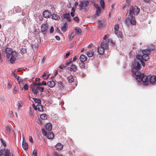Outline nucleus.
Listing matches in <instances>:
<instances>
[{"label": "nucleus", "instance_id": "6ab92c4d", "mask_svg": "<svg viewBox=\"0 0 156 156\" xmlns=\"http://www.w3.org/2000/svg\"><path fill=\"white\" fill-rule=\"evenodd\" d=\"M80 59L81 62H84L87 60V58L86 56L83 55H81L80 57Z\"/></svg>", "mask_w": 156, "mask_h": 156}, {"label": "nucleus", "instance_id": "2f4dec72", "mask_svg": "<svg viewBox=\"0 0 156 156\" xmlns=\"http://www.w3.org/2000/svg\"><path fill=\"white\" fill-rule=\"evenodd\" d=\"M98 23V27L99 29H101L104 27L105 24L101 21H99Z\"/></svg>", "mask_w": 156, "mask_h": 156}, {"label": "nucleus", "instance_id": "1a4fd4ad", "mask_svg": "<svg viewBox=\"0 0 156 156\" xmlns=\"http://www.w3.org/2000/svg\"><path fill=\"white\" fill-rule=\"evenodd\" d=\"M5 51L6 53V57L8 58H10L11 56L13 54L14 52L12 51V49L9 48H6Z\"/></svg>", "mask_w": 156, "mask_h": 156}, {"label": "nucleus", "instance_id": "a211bd4d", "mask_svg": "<svg viewBox=\"0 0 156 156\" xmlns=\"http://www.w3.org/2000/svg\"><path fill=\"white\" fill-rule=\"evenodd\" d=\"M55 147L58 151H60L62 149L63 145L61 143H58L55 145Z\"/></svg>", "mask_w": 156, "mask_h": 156}, {"label": "nucleus", "instance_id": "3c124183", "mask_svg": "<svg viewBox=\"0 0 156 156\" xmlns=\"http://www.w3.org/2000/svg\"><path fill=\"white\" fill-rule=\"evenodd\" d=\"M130 0H126V5H129L130 4Z\"/></svg>", "mask_w": 156, "mask_h": 156}, {"label": "nucleus", "instance_id": "c756f323", "mask_svg": "<svg viewBox=\"0 0 156 156\" xmlns=\"http://www.w3.org/2000/svg\"><path fill=\"white\" fill-rule=\"evenodd\" d=\"M41 118L43 120H45L47 118V115L46 114H41L40 115Z\"/></svg>", "mask_w": 156, "mask_h": 156}, {"label": "nucleus", "instance_id": "2eb2a0df", "mask_svg": "<svg viewBox=\"0 0 156 156\" xmlns=\"http://www.w3.org/2000/svg\"><path fill=\"white\" fill-rule=\"evenodd\" d=\"M47 85L50 88L54 87L55 85V82L53 80L49 81L47 83Z\"/></svg>", "mask_w": 156, "mask_h": 156}, {"label": "nucleus", "instance_id": "de8ad7c7", "mask_svg": "<svg viewBox=\"0 0 156 156\" xmlns=\"http://www.w3.org/2000/svg\"><path fill=\"white\" fill-rule=\"evenodd\" d=\"M74 36V33H71V35H70L69 38V40L70 41L71 40L72 38Z\"/></svg>", "mask_w": 156, "mask_h": 156}, {"label": "nucleus", "instance_id": "0eeeda50", "mask_svg": "<svg viewBox=\"0 0 156 156\" xmlns=\"http://www.w3.org/2000/svg\"><path fill=\"white\" fill-rule=\"evenodd\" d=\"M31 88V89L32 91H33L35 95H37L39 91H40L41 92H43L44 89V88L42 87H32V88Z\"/></svg>", "mask_w": 156, "mask_h": 156}, {"label": "nucleus", "instance_id": "f257e3e1", "mask_svg": "<svg viewBox=\"0 0 156 156\" xmlns=\"http://www.w3.org/2000/svg\"><path fill=\"white\" fill-rule=\"evenodd\" d=\"M140 9L137 6H131L129 10L128 17L125 19V22L127 26L132 24L134 25L136 24L135 18L133 16V14L137 15L140 12Z\"/></svg>", "mask_w": 156, "mask_h": 156}, {"label": "nucleus", "instance_id": "4d7b16f0", "mask_svg": "<svg viewBox=\"0 0 156 156\" xmlns=\"http://www.w3.org/2000/svg\"><path fill=\"white\" fill-rule=\"evenodd\" d=\"M66 66H64L63 65H61L59 67V68L61 69H62L64 68Z\"/></svg>", "mask_w": 156, "mask_h": 156}, {"label": "nucleus", "instance_id": "603ef678", "mask_svg": "<svg viewBox=\"0 0 156 156\" xmlns=\"http://www.w3.org/2000/svg\"><path fill=\"white\" fill-rule=\"evenodd\" d=\"M18 90V88L16 87H15L14 88L13 90V92L14 93H16L17 91Z\"/></svg>", "mask_w": 156, "mask_h": 156}, {"label": "nucleus", "instance_id": "052dcab7", "mask_svg": "<svg viewBox=\"0 0 156 156\" xmlns=\"http://www.w3.org/2000/svg\"><path fill=\"white\" fill-rule=\"evenodd\" d=\"M18 83H19V84L20 85V86H22L23 85V82L20 81V82Z\"/></svg>", "mask_w": 156, "mask_h": 156}, {"label": "nucleus", "instance_id": "69168bd1", "mask_svg": "<svg viewBox=\"0 0 156 156\" xmlns=\"http://www.w3.org/2000/svg\"><path fill=\"white\" fill-rule=\"evenodd\" d=\"M12 75L14 76L15 77L16 76L17 74L16 73V71H14L12 73Z\"/></svg>", "mask_w": 156, "mask_h": 156}, {"label": "nucleus", "instance_id": "bf43d9fd", "mask_svg": "<svg viewBox=\"0 0 156 156\" xmlns=\"http://www.w3.org/2000/svg\"><path fill=\"white\" fill-rule=\"evenodd\" d=\"M17 81H18V82H19L20 81L23 82L24 80L22 78H20L18 79V80H17Z\"/></svg>", "mask_w": 156, "mask_h": 156}, {"label": "nucleus", "instance_id": "e2e57ef3", "mask_svg": "<svg viewBox=\"0 0 156 156\" xmlns=\"http://www.w3.org/2000/svg\"><path fill=\"white\" fill-rule=\"evenodd\" d=\"M33 108L34 109H35V110H37V105L36 106L35 105L33 104Z\"/></svg>", "mask_w": 156, "mask_h": 156}, {"label": "nucleus", "instance_id": "9d476101", "mask_svg": "<svg viewBox=\"0 0 156 156\" xmlns=\"http://www.w3.org/2000/svg\"><path fill=\"white\" fill-rule=\"evenodd\" d=\"M148 83L150 82L151 83H153L156 84V76L154 75L151 76V75H148Z\"/></svg>", "mask_w": 156, "mask_h": 156}, {"label": "nucleus", "instance_id": "473e14b6", "mask_svg": "<svg viewBox=\"0 0 156 156\" xmlns=\"http://www.w3.org/2000/svg\"><path fill=\"white\" fill-rule=\"evenodd\" d=\"M100 4L101 6L102 9H104L105 7V3L104 0H100Z\"/></svg>", "mask_w": 156, "mask_h": 156}, {"label": "nucleus", "instance_id": "37998d69", "mask_svg": "<svg viewBox=\"0 0 156 156\" xmlns=\"http://www.w3.org/2000/svg\"><path fill=\"white\" fill-rule=\"evenodd\" d=\"M21 53L22 54H24L26 53L27 52V50L25 48H22L21 50Z\"/></svg>", "mask_w": 156, "mask_h": 156}, {"label": "nucleus", "instance_id": "5701e85b", "mask_svg": "<svg viewBox=\"0 0 156 156\" xmlns=\"http://www.w3.org/2000/svg\"><path fill=\"white\" fill-rule=\"evenodd\" d=\"M24 141L23 139L22 145V147L24 150H26L28 148V144L27 143H26L25 141L24 142Z\"/></svg>", "mask_w": 156, "mask_h": 156}, {"label": "nucleus", "instance_id": "c9c22d12", "mask_svg": "<svg viewBox=\"0 0 156 156\" xmlns=\"http://www.w3.org/2000/svg\"><path fill=\"white\" fill-rule=\"evenodd\" d=\"M72 59V58H71L70 59H69L68 60L66 61L65 65L66 66H68L69 64L71 65L72 63H71V62Z\"/></svg>", "mask_w": 156, "mask_h": 156}, {"label": "nucleus", "instance_id": "a18cd8bd", "mask_svg": "<svg viewBox=\"0 0 156 156\" xmlns=\"http://www.w3.org/2000/svg\"><path fill=\"white\" fill-rule=\"evenodd\" d=\"M70 54V52H69L68 53H67L66 55L64 56V59H66L68 57L69 55Z\"/></svg>", "mask_w": 156, "mask_h": 156}, {"label": "nucleus", "instance_id": "0e129e2a", "mask_svg": "<svg viewBox=\"0 0 156 156\" xmlns=\"http://www.w3.org/2000/svg\"><path fill=\"white\" fill-rule=\"evenodd\" d=\"M55 38L56 40H59L60 39V37L58 36H55Z\"/></svg>", "mask_w": 156, "mask_h": 156}, {"label": "nucleus", "instance_id": "f03ea898", "mask_svg": "<svg viewBox=\"0 0 156 156\" xmlns=\"http://www.w3.org/2000/svg\"><path fill=\"white\" fill-rule=\"evenodd\" d=\"M151 50L148 49H145L142 51V52H140L137 54L136 56V58L138 59L141 63L142 66H145V63L144 61H147L149 58L148 55L150 54Z\"/></svg>", "mask_w": 156, "mask_h": 156}, {"label": "nucleus", "instance_id": "39448f33", "mask_svg": "<svg viewBox=\"0 0 156 156\" xmlns=\"http://www.w3.org/2000/svg\"><path fill=\"white\" fill-rule=\"evenodd\" d=\"M108 47V44L106 42H102L100 46L97 48V52L100 55H102L105 50L107 49Z\"/></svg>", "mask_w": 156, "mask_h": 156}, {"label": "nucleus", "instance_id": "338daca9", "mask_svg": "<svg viewBox=\"0 0 156 156\" xmlns=\"http://www.w3.org/2000/svg\"><path fill=\"white\" fill-rule=\"evenodd\" d=\"M54 156H60L57 153L55 152L54 154Z\"/></svg>", "mask_w": 156, "mask_h": 156}, {"label": "nucleus", "instance_id": "09e8293b", "mask_svg": "<svg viewBox=\"0 0 156 156\" xmlns=\"http://www.w3.org/2000/svg\"><path fill=\"white\" fill-rule=\"evenodd\" d=\"M54 31V29L53 27V26H51L50 30V33L51 34H52L53 32Z\"/></svg>", "mask_w": 156, "mask_h": 156}, {"label": "nucleus", "instance_id": "393cba45", "mask_svg": "<svg viewBox=\"0 0 156 156\" xmlns=\"http://www.w3.org/2000/svg\"><path fill=\"white\" fill-rule=\"evenodd\" d=\"M75 30L76 31V34L77 35H80L82 32L81 29L78 27H76L75 29Z\"/></svg>", "mask_w": 156, "mask_h": 156}, {"label": "nucleus", "instance_id": "13d9d810", "mask_svg": "<svg viewBox=\"0 0 156 156\" xmlns=\"http://www.w3.org/2000/svg\"><path fill=\"white\" fill-rule=\"evenodd\" d=\"M41 85H47V83H46L45 81H43L41 83Z\"/></svg>", "mask_w": 156, "mask_h": 156}, {"label": "nucleus", "instance_id": "6e6552de", "mask_svg": "<svg viewBox=\"0 0 156 156\" xmlns=\"http://www.w3.org/2000/svg\"><path fill=\"white\" fill-rule=\"evenodd\" d=\"M11 153L9 150L7 149L0 151V156H11Z\"/></svg>", "mask_w": 156, "mask_h": 156}, {"label": "nucleus", "instance_id": "7c9ffc66", "mask_svg": "<svg viewBox=\"0 0 156 156\" xmlns=\"http://www.w3.org/2000/svg\"><path fill=\"white\" fill-rule=\"evenodd\" d=\"M87 56L89 57H92L93 55H94V53H93V51H87Z\"/></svg>", "mask_w": 156, "mask_h": 156}, {"label": "nucleus", "instance_id": "dca6fc26", "mask_svg": "<svg viewBox=\"0 0 156 156\" xmlns=\"http://www.w3.org/2000/svg\"><path fill=\"white\" fill-rule=\"evenodd\" d=\"M95 6L97 9L95 15L97 16H98L100 15L101 12L100 8L98 4L96 5Z\"/></svg>", "mask_w": 156, "mask_h": 156}, {"label": "nucleus", "instance_id": "c03bdc74", "mask_svg": "<svg viewBox=\"0 0 156 156\" xmlns=\"http://www.w3.org/2000/svg\"><path fill=\"white\" fill-rule=\"evenodd\" d=\"M63 84L61 83V82H60V83H58V86L61 88L62 89L63 88Z\"/></svg>", "mask_w": 156, "mask_h": 156}, {"label": "nucleus", "instance_id": "a878e982", "mask_svg": "<svg viewBox=\"0 0 156 156\" xmlns=\"http://www.w3.org/2000/svg\"><path fill=\"white\" fill-rule=\"evenodd\" d=\"M37 110L39 112H43L44 111L43 107L41 104L37 105Z\"/></svg>", "mask_w": 156, "mask_h": 156}, {"label": "nucleus", "instance_id": "5fc2aeb1", "mask_svg": "<svg viewBox=\"0 0 156 156\" xmlns=\"http://www.w3.org/2000/svg\"><path fill=\"white\" fill-rule=\"evenodd\" d=\"M38 47V45L37 44H36L34 45H32V47L33 48H37Z\"/></svg>", "mask_w": 156, "mask_h": 156}, {"label": "nucleus", "instance_id": "72a5a7b5", "mask_svg": "<svg viewBox=\"0 0 156 156\" xmlns=\"http://www.w3.org/2000/svg\"><path fill=\"white\" fill-rule=\"evenodd\" d=\"M18 104L17 105H18V109H20L22 107V101H19L18 103Z\"/></svg>", "mask_w": 156, "mask_h": 156}, {"label": "nucleus", "instance_id": "680f3d73", "mask_svg": "<svg viewBox=\"0 0 156 156\" xmlns=\"http://www.w3.org/2000/svg\"><path fill=\"white\" fill-rule=\"evenodd\" d=\"M38 18L40 21L42 20L43 18L41 16V15H39Z\"/></svg>", "mask_w": 156, "mask_h": 156}, {"label": "nucleus", "instance_id": "cd10ccee", "mask_svg": "<svg viewBox=\"0 0 156 156\" xmlns=\"http://www.w3.org/2000/svg\"><path fill=\"white\" fill-rule=\"evenodd\" d=\"M33 99L36 103L38 104L37 105L41 104V101L40 99L33 98Z\"/></svg>", "mask_w": 156, "mask_h": 156}, {"label": "nucleus", "instance_id": "9b49d317", "mask_svg": "<svg viewBox=\"0 0 156 156\" xmlns=\"http://www.w3.org/2000/svg\"><path fill=\"white\" fill-rule=\"evenodd\" d=\"M10 59V61L11 63H13L16 60V57H17V53L16 52H13V54L11 56Z\"/></svg>", "mask_w": 156, "mask_h": 156}, {"label": "nucleus", "instance_id": "49530a36", "mask_svg": "<svg viewBox=\"0 0 156 156\" xmlns=\"http://www.w3.org/2000/svg\"><path fill=\"white\" fill-rule=\"evenodd\" d=\"M23 88L25 90H27L28 89V85L27 84H25L24 85Z\"/></svg>", "mask_w": 156, "mask_h": 156}, {"label": "nucleus", "instance_id": "58836bf2", "mask_svg": "<svg viewBox=\"0 0 156 156\" xmlns=\"http://www.w3.org/2000/svg\"><path fill=\"white\" fill-rule=\"evenodd\" d=\"M42 133L45 136H47V132L44 129H42Z\"/></svg>", "mask_w": 156, "mask_h": 156}, {"label": "nucleus", "instance_id": "c85d7f7f", "mask_svg": "<svg viewBox=\"0 0 156 156\" xmlns=\"http://www.w3.org/2000/svg\"><path fill=\"white\" fill-rule=\"evenodd\" d=\"M47 137L49 139H51L53 138L54 137V134L53 133H49L47 135Z\"/></svg>", "mask_w": 156, "mask_h": 156}, {"label": "nucleus", "instance_id": "774afa93", "mask_svg": "<svg viewBox=\"0 0 156 156\" xmlns=\"http://www.w3.org/2000/svg\"><path fill=\"white\" fill-rule=\"evenodd\" d=\"M70 15L72 17H73L74 16V13L73 12H71L70 13Z\"/></svg>", "mask_w": 156, "mask_h": 156}, {"label": "nucleus", "instance_id": "412c9836", "mask_svg": "<svg viewBox=\"0 0 156 156\" xmlns=\"http://www.w3.org/2000/svg\"><path fill=\"white\" fill-rule=\"evenodd\" d=\"M70 66L72 70L74 72H76V71L77 69L75 65L73 64V63H71Z\"/></svg>", "mask_w": 156, "mask_h": 156}, {"label": "nucleus", "instance_id": "79ce46f5", "mask_svg": "<svg viewBox=\"0 0 156 156\" xmlns=\"http://www.w3.org/2000/svg\"><path fill=\"white\" fill-rule=\"evenodd\" d=\"M28 20L29 21V20L26 17H25L23 19L22 23L23 24H24L26 23L27 21Z\"/></svg>", "mask_w": 156, "mask_h": 156}, {"label": "nucleus", "instance_id": "f3484780", "mask_svg": "<svg viewBox=\"0 0 156 156\" xmlns=\"http://www.w3.org/2000/svg\"><path fill=\"white\" fill-rule=\"evenodd\" d=\"M45 129L48 131L51 130L52 128L51 124L50 123H47L45 125Z\"/></svg>", "mask_w": 156, "mask_h": 156}, {"label": "nucleus", "instance_id": "f704fd0d", "mask_svg": "<svg viewBox=\"0 0 156 156\" xmlns=\"http://www.w3.org/2000/svg\"><path fill=\"white\" fill-rule=\"evenodd\" d=\"M6 133L9 135L10 133V129L9 126H7L6 127Z\"/></svg>", "mask_w": 156, "mask_h": 156}, {"label": "nucleus", "instance_id": "6e6d98bb", "mask_svg": "<svg viewBox=\"0 0 156 156\" xmlns=\"http://www.w3.org/2000/svg\"><path fill=\"white\" fill-rule=\"evenodd\" d=\"M151 48H149V50H151V51H152V50H153L154 49V45H151Z\"/></svg>", "mask_w": 156, "mask_h": 156}, {"label": "nucleus", "instance_id": "b1692460", "mask_svg": "<svg viewBox=\"0 0 156 156\" xmlns=\"http://www.w3.org/2000/svg\"><path fill=\"white\" fill-rule=\"evenodd\" d=\"M67 79L68 82L70 83H72L74 82V79L72 75H70L68 77Z\"/></svg>", "mask_w": 156, "mask_h": 156}, {"label": "nucleus", "instance_id": "ea45409f", "mask_svg": "<svg viewBox=\"0 0 156 156\" xmlns=\"http://www.w3.org/2000/svg\"><path fill=\"white\" fill-rule=\"evenodd\" d=\"M37 150L34 149L33 151L32 156H37Z\"/></svg>", "mask_w": 156, "mask_h": 156}, {"label": "nucleus", "instance_id": "423d86ee", "mask_svg": "<svg viewBox=\"0 0 156 156\" xmlns=\"http://www.w3.org/2000/svg\"><path fill=\"white\" fill-rule=\"evenodd\" d=\"M114 29L115 34L117 37L120 38L122 37V32L119 30V27L118 24H116L114 25Z\"/></svg>", "mask_w": 156, "mask_h": 156}, {"label": "nucleus", "instance_id": "e433bc0d", "mask_svg": "<svg viewBox=\"0 0 156 156\" xmlns=\"http://www.w3.org/2000/svg\"><path fill=\"white\" fill-rule=\"evenodd\" d=\"M79 66L81 68H84L85 67V65L84 62H81V63H79Z\"/></svg>", "mask_w": 156, "mask_h": 156}, {"label": "nucleus", "instance_id": "bb28decb", "mask_svg": "<svg viewBox=\"0 0 156 156\" xmlns=\"http://www.w3.org/2000/svg\"><path fill=\"white\" fill-rule=\"evenodd\" d=\"M68 27L67 25V23H65L63 25V26L61 28V30L63 32H65Z\"/></svg>", "mask_w": 156, "mask_h": 156}, {"label": "nucleus", "instance_id": "4c0bfd02", "mask_svg": "<svg viewBox=\"0 0 156 156\" xmlns=\"http://www.w3.org/2000/svg\"><path fill=\"white\" fill-rule=\"evenodd\" d=\"M12 86V83L10 81L8 80V89H10Z\"/></svg>", "mask_w": 156, "mask_h": 156}, {"label": "nucleus", "instance_id": "a19ab883", "mask_svg": "<svg viewBox=\"0 0 156 156\" xmlns=\"http://www.w3.org/2000/svg\"><path fill=\"white\" fill-rule=\"evenodd\" d=\"M87 5V3L85 2H81V7H85Z\"/></svg>", "mask_w": 156, "mask_h": 156}, {"label": "nucleus", "instance_id": "4be33fe9", "mask_svg": "<svg viewBox=\"0 0 156 156\" xmlns=\"http://www.w3.org/2000/svg\"><path fill=\"white\" fill-rule=\"evenodd\" d=\"M52 18L54 20H58L60 19L59 16L56 14H53L52 15Z\"/></svg>", "mask_w": 156, "mask_h": 156}, {"label": "nucleus", "instance_id": "8fccbe9b", "mask_svg": "<svg viewBox=\"0 0 156 156\" xmlns=\"http://www.w3.org/2000/svg\"><path fill=\"white\" fill-rule=\"evenodd\" d=\"M73 20L76 22H78L79 21V18L77 16H76L75 17H74L73 18Z\"/></svg>", "mask_w": 156, "mask_h": 156}, {"label": "nucleus", "instance_id": "aec40b11", "mask_svg": "<svg viewBox=\"0 0 156 156\" xmlns=\"http://www.w3.org/2000/svg\"><path fill=\"white\" fill-rule=\"evenodd\" d=\"M41 85V83H33L30 86V88L32 87H40V86Z\"/></svg>", "mask_w": 156, "mask_h": 156}, {"label": "nucleus", "instance_id": "ddd939ff", "mask_svg": "<svg viewBox=\"0 0 156 156\" xmlns=\"http://www.w3.org/2000/svg\"><path fill=\"white\" fill-rule=\"evenodd\" d=\"M48 28V25L47 24H43L41 26V31L42 32L47 31Z\"/></svg>", "mask_w": 156, "mask_h": 156}, {"label": "nucleus", "instance_id": "7ed1b4c3", "mask_svg": "<svg viewBox=\"0 0 156 156\" xmlns=\"http://www.w3.org/2000/svg\"><path fill=\"white\" fill-rule=\"evenodd\" d=\"M136 79L138 82L142 81L145 85H147L148 83V75L146 76L144 73L141 74L140 72L137 73L136 75Z\"/></svg>", "mask_w": 156, "mask_h": 156}, {"label": "nucleus", "instance_id": "4468645a", "mask_svg": "<svg viewBox=\"0 0 156 156\" xmlns=\"http://www.w3.org/2000/svg\"><path fill=\"white\" fill-rule=\"evenodd\" d=\"M51 15V13L47 10L44 11L43 13V16L45 18L49 17Z\"/></svg>", "mask_w": 156, "mask_h": 156}, {"label": "nucleus", "instance_id": "f8f14e48", "mask_svg": "<svg viewBox=\"0 0 156 156\" xmlns=\"http://www.w3.org/2000/svg\"><path fill=\"white\" fill-rule=\"evenodd\" d=\"M61 18L62 19H66L68 22H70L71 21V20L70 18V16L69 13L63 14L61 16Z\"/></svg>", "mask_w": 156, "mask_h": 156}, {"label": "nucleus", "instance_id": "864d4df0", "mask_svg": "<svg viewBox=\"0 0 156 156\" xmlns=\"http://www.w3.org/2000/svg\"><path fill=\"white\" fill-rule=\"evenodd\" d=\"M29 140L30 142H31L32 143H33V140L32 139V137L31 136H29Z\"/></svg>", "mask_w": 156, "mask_h": 156}, {"label": "nucleus", "instance_id": "20e7f679", "mask_svg": "<svg viewBox=\"0 0 156 156\" xmlns=\"http://www.w3.org/2000/svg\"><path fill=\"white\" fill-rule=\"evenodd\" d=\"M131 72L133 74L136 76L137 73L140 72L139 71V70L140 67V64L139 62L135 61L133 62L131 65Z\"/></svg>", "mask_w": 156, "mask_h": 156}]
</instances>
